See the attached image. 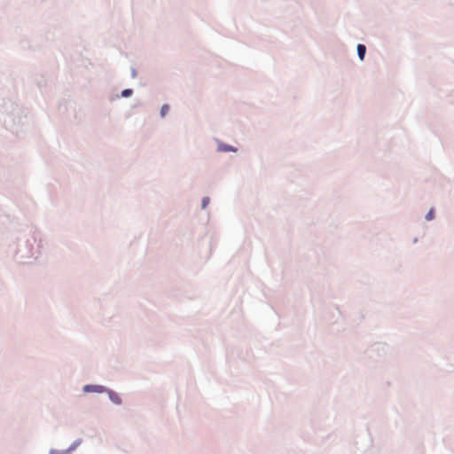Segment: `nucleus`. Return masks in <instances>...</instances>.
Listing matches in <instances>:
<instances>
[{
	"instance_id": "7",
	"label": "nucleus",
	"mask_w": 454,
	"mask_h": 454,
	"mask_svg": "<svg viewBox=\"0 0 454 454\" xmlns=\"http://www.w3.org/2000/svg\"><path fill=\"white\" fill-rule=\"evenodd\" d=\"M208 202H209V199H208V198H207V197H206V198H204V199L202 200V208H206V207L207 206Z\"/></svg>"
},
{
	"instance_id": "4",
	"label": "nucleus",
	"mask_w": 454,
	"mask_h": 454,
	"mask_svg": "<svg viewBox=\"0 0 454 454\" xmlns=\"http://www.w3.org/2000/svg\"><path fill=\"white\" fill-rule=\"evenodd\" d=\"M168 109H169V107H168V105H163L161 106L160 114H161L162 117H164L168 114Z\"/></svg>"
},
{
	"instance_id": "6",
	"label": "nucleus",
	"mask_w": 454,
	"mask_h": 454,
	"mask_svg": "<svg viewBox=\"0 0 454 454\" xmlns=\"http://www.w3.org/2000/svg\"><path fill=\"white\" fill-rule=\"evenodd\" d=\"M131 94H132V90L130 89H126V90H122V92H121V95L123 97H129Z\"/></svg>"
},
{
	"instance_id": "5",
	"label": "nucleus",
	"mask_w": 454,
	"mask_h": 454,
	"mask_svg": "<svg viewBox=\"0 0 454 454\" xmlns=\"http://www.w3.org/2000/svg\"><path fill=\"white\" fill-rule=\"evenodd\" d=\"M434 210H433V209H431V210L427 214V215H426V219H427V221H431L432 219H434Z\"/></svg>"
},
{
	"instance_id": "2",
	"label": "nucleus",
	"mask_w": 454,
	"mask_h": 454,
	"mask_svg": "<svg viewBox=\"0 0 454 454\" xmlns=\"http://www.w3.org/2000/svg\"><path fill=\"white\" fill-rule=\"evenodd\" d=\"M107 392H108L109 398L113 403H114L116 404H121V399L117 393L111 391V390L107 391Z\"/></svg>"
},
{
	"instance_id": "8",
	"label": "nucleus",
	"mask_w": 454,
	"mask_h": 454,
	"mask_svg": "<svg viewBox=\"0 0 454 454\" xmlns=\"http://www.w3.org/2000/svg\"><path fill=\"white\" fill-rule=\"evenodd\" d=\"M223 151H225V152H228V151H234L231 146L230 145H224L223 148H222Z\"/></svg>"
},
{
	"instance_id": "1",
	"label": "nucleus",
	"mask_w": 454,
	"mask_h": 454,
	"mask_svg": "<svg viewBox=\"0 0 454 454\" xmlns=\"http://www.w3.org/2000/svg\"><path fill=\"white\" fill-rule=\"evenodd\" d=\"M83 391L84 392H97V393H103V392H106V389L105 387L103 386H99V385H86L83 387Z\"/></svg>"
},
{
	"instance_id": "3",
	"label": "nucleus",
	"mask_w": 454,
	"mask_h": 454,
	"mask_svg": "<svg viewBox=\"0 0 454 454\" xmlns=\"http://www.w3.org/2000/svg\"><path fill=\"white\" fill-rule=\"evenodd\" d=\"M365 52H366L365 46L364 44H358L357 45V54L361 60H363L364 59Z\"/></svg>"
}]
</instances>
